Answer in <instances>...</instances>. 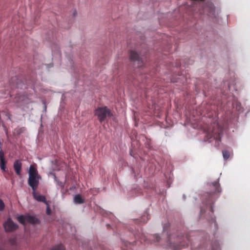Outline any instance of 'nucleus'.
I'll list each match as a JSON object with an SVG mask.
<instances>
[{
    "instance_id": "f257e3e1",
    "label": "nucleus",
    "mask_w": 250,
    "mask_h": 250,
    "mask_svg": "<svg viewBox=\"0 0 250 250\" xmlns=\"http://www.w3.org/2000/svg\"><path fill=\"white\" fill-rule=\"evenodd\" d=\"M41 176L38 174L37 169L32 166L30 167L28 184L33 190H36L39 185Z\"/></svg>"
},
{
    "instance_id": "f03ea898",
    "label": "nucleus",
    "mask_w": 250,
    "mask_h": 250,
    "mask_svg": "<svg viewBox=\"0 0 250 250\" xmlns=\"http://www.w3.org/2000/svg\"><path fill=\"white\" fill-rule=\"evenodd\" d=\"M95 115L97 116L100 123L104 122L107 117L112 116L111 110L106 106L97 108L95 111Z\"/></svg>"
},
{
    "instance_id": "7ed1b4c3",
    "label": "nucleus",
    "mask_w": 250,
    "mask_h": 250,
    "mask_svg": "<svg viewBox=\"0 0 250 250\" xmlns=\"http://www.w3.org/2000/svg\"><path fill=\"white\" fill-rule=\"evenodd\" d=\"M209 131L211 132L212 135L215 140L219 141H221L223 128L218 123H213L212 127L211 129H209Z\"/></svg>"
},
{
    "instance_id": "20e7f679",
    "label": "nucleus",
    "mask_w": 250,
    "mask_h": 250,
    "mask_svg": "<svg viewBox=\"0 0 250 250\" xmlns=\"http://www.w3.org/2000/svg\"><path fill=\"white\" fill-rule=\"evenodd\" d=\"M17 219L18 221L22 224H24L28 222L33 224H36L39 222V220L36 217L28 214L21 215L18 217Z\"/></svg>"
},
{
    "instance_id": "39448f33",
    "label": "nucleus",
    "mask_w": 250,
    "mask_h": 250,
    "mask_svg": "<svg viewBox=\"0 0 250 250\" xmlns=\"http://www.w3.org/2000/svg\"><path fill=\"white\" fill-rule=\"evenodd\" d=\"M3 226L5 231H12L18 228V225L9 218L4 224Z\"/></svg>"
},
{
    "instance_id": "423d86ee",
    "label": "nucleus",
    "mask_w": 250,
    "mask_h": 250,
    "mask_svg": "<svg viewBox=\"0 0 250 250\" xmlns=\"http://www.w3.org/2000/svg\"><path fill=\"white\" fill-rule=\"evenodd\" d=\"M208 188L209 189L210 192L211 193H219L221 192V188L218 182L208 183Z\"/></svg>"
},
{
    "instance_id": "0eeeda50",
    "label": "nucleus",
    "mask_w": 250,
    "mask_h": 250,
    "mask_svg": "<svg viewBox=\"0 0 250 250\" xmlns=\"http://www.w3.org/2000/svg\"><path fill=\"white\" fill-rule=\"evenodd\" d=\"M130 59L131 61L137 62L138 66L141 67L143 65V62L138 53L134 51L130 52Z\"/></svg>"
},
{
    "instance_id": "6e6552de",
    "label": "nucleus",
    "mask_w": 250,
    "mask_h": 250,
    "mask_svg": "<svg viewBox=\"0 0 250 250\" xmlns=\"http://www.w3.org/2000/svg\"><path fill=\"white\" fill-rule=\"evenodd\" d=\"M32 194L34 198L38 201L43 202L45 204L47 202L45 200L44 196L39 194L36 192V190H33Z\"/></svg>"
},
{
    "instance_id": "1a4fd4ad",
    "label": "nucleus",
    "mask_w": 250,
    "mask_h": 250,
    "mask_svg": "<svg viewBox=\"0 0 250 250\" xmlns=\"http://www.w3.org/2000/svg\"><path fill=\"white\" fill-rule=\"evenodd\" d=\"M21 163L20 161L17 160L14 164V168L18 175H21Z\"/></svg>"
},
{
    "instance_id": "9d476101",
    "label": "nucleus",
    "mask_w": 250,
    "mask_h": 250,
    "mask_svg": "<svg viewBox=\"0 0 250 250\" xmlns=\"http://www.w3.org/2000/svg\"><path fill=\"white\" fill-rule=\"evenodd\" d=\"M74 201L76 204H82L84 202L83 199L80 194L76 195L74 197Z\"/></svg>"
},
{
    "instance_id": "9b49d317",
    "label": "nucleus",
    "mask_w": 250,
    "mask_h": 250,
    "mask_svg": "<svg viewBox=\"0 0 250 250\" xmlns=\"http://www.w3.org/2000/svg\"><path fill=\"white\" fill-rule=\"evenodd\" d=\"M5 157H0V167L1 169L3 171L5 170Z\"/></svg>"
},
{
    "instance_id": "f8f14e48",
    "label": "nucleus",
    "mask_w": 250,
    "mask_h": 250,
    "mask_svg": "<svg viewBox=\"0 0 250 250\" xmlns=\"http://www.w3.org/2000/svg\"><path fill=\"white\" fill-rule=\"evenodd\" d=\"M50 250H64V247L60 244L52 247Z\"/></svg>"
},
{
    "instance_id": "ddd939ff",
    "label": "nucleus",
    "mask_w": 250,
    "mask_h": 250,
    "mask_svg": "<svg viewBox=\"0 0 250 250\" xmlns=\"http://www.w3.org/2000/svg\"><path fill=\"white\" fill-rule=\"evenodd\" d=\"M46 205V213L48 215H50L51 213V210L50 209V208L49 207V205L47 202L45 203Z\"/></svg>"
},
{
    "instance_id": "4468645a",
    "label": "nucleus",
    "mask_w": 250,
    "mask_h": 250,
    "mask_svg": "<svg viewBox=\"0 0 250 250\" xmlns=\"http://www.w3.org/2000/svg\"><path fill=\"white\" fill-rule=\"evenodd\" d=\"M4 204L2 200L0 199V210H2L4 208Z\"/></svg>"
},
{
    "instance_id": "2eb2a0df",
    "label": "nucleus",
    "mask_w": 250,
    "mask_h": 250,
    "mask_svg": "<svg viewBox=\"0 0 250 250\" xmlns=\"http://www.w3.org/2000/svg\"><path fill=\"white\" fill-rule=\"evenodd\" d=\"M223 156H229V153L227 150H223L222 151Z\"/></svg>"
}]
</instances>
